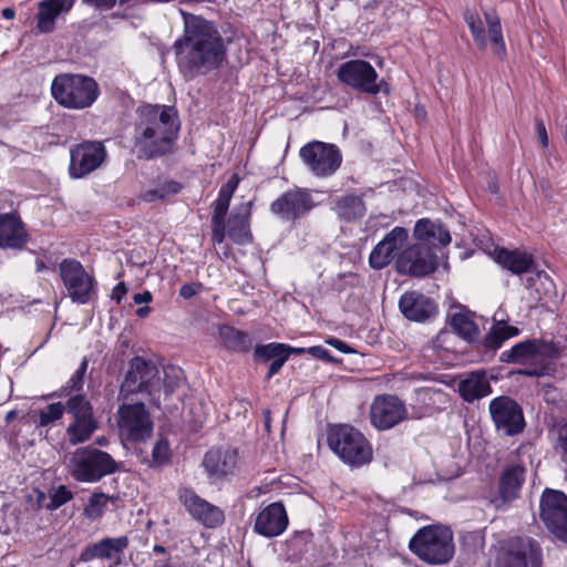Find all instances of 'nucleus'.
<instances>
[{"mask_svg":"<svg viewBox=\"0 0 567 567\" xmlns=\"http://www.w3.org/2000/svg\"><path fill=\"white\" fill-rule=\"evenodd\" d=\"M183 33L174 41L177 69L189 81L219 69L227 58V43L215 21L183 13Z\"/></svg>","mask_w":567,"mask_h":567,"instance_id":"obj_1","label":"nucleus"},{"mask_svg":"<svg viewBox=\"0 0 567 567\" xmlns=\"http://www.w3.org/2000/svg\"><path fill=\"white\" fill-rule=\"evenodd\" d=\"M133 145L140 159L172 154L179 137L181 121L175 106L142 103L135 110Z\"/></svg>","mask_w":567,"mask_h":567,"instance_id":"obj_2","label":"nucleus"},{"mask_svg":"<svg viewBox=\"0 0 567 567\" xmlns=\"http://www.w3.org/2000/svg\"><path fill=\"white\" fill-rule=\"evenodd\" d=\"M409 549L429 565L447 564L455 554L453 532L440 524L423 526L410 538Z\"/></svg>","mask_w":567,"mask_h":567,"instance_id":"obj_3","label":"nucleus"},{"mask_svg":"<svg viewBox=\"0 0 567 567\" xmlns=\"http://www.w3.org/2000/svg\"><path fill=\"white\" fill-rule=\"evenodd\" d=\"M327 444L344 464L351 467H361L373 458V447L369 440L350 424H329Z\"/></svg>","mask_w":567,"mask_h":567,"instance_id":"obj_4","label":"nucleus"},{"mask_svg":"<svg viewBox=\"0 0 567 567\" xmlns=\"http://www.w3.org/2000/svg\"><path fill=\"white\" fill-rule=\"evenodd\" d=\"M51 94L65 109L84 110L96 101L100 89L96 81L89 75L60 73L52 81Z\"/></svg>","mask_w":567,"mask_h":567,"instance_id":"obj_5","label":"nucleus"},{"mask_svg":"<svg viewBox=\"0 0 567 567\" xmlns=\"http://www.w3.org/2000/svg\"><path fill=\"white\" fill-rule=\"evenodd\" d=\"M117 471L114 457L92 445L78 447L69 463L70 475L80 483H97Z\"/></svg>","mask_w":567,"mask_h":567,"instance_id":"obj_6","label":"nucleus"},{"mask_svg":"<svg viewBox=\"0 0 567 567\" xmlns=\"http://www.w3.org/2000/svg\"><path fill=\"white\" fill-rule=\"evenodd\" d=\"M527 467L522 462L505 464L497 477L496 486L491 487L485 499L496 511H506L520 497L526 482Z\"/></svg>","mask_w":567,"mask_h":567,"instance_id":"obj_7","label":"nucleus"},{"mask_svg":"<svg viewBox=\"0 0 567 567\" xmlns=\"http://www.w3.org/2000/svg\"><path fill=\"white\" fill-rule=\"evenodd\" d=\"M59 276L73 303L87 305L97 298V282L75 258H64L59 264Z\"/></svg>","mask_w":567,"mask_h":567,"instance_id":"obj_8","label":"nucleus"},{"mask_svg":"<svg viewBox=\"0 0 567 567\" xmlns=\"http://www.w3.org/2000/svg\"><path fill=\"white\" fill-rule=\"evenodd\" d=\"M299 156L309 172L318 178H327L337 173L342 164V153L332 143L313 140L299 150Z\"/></svg>","mask_w":567,"mask_h":567,"instance_id":"obj_9","label":"nucleus"},{"mask_svg":"<svg viewBox=\"0 0 567 567\" xmlns=\"http://www.w3.org/2000/svg\"><path fill=\"white\" fill-rule=\"evenodd\" d=\"M65 412L73 421L66 427L70 444L78 445L91 439L99 427L93 405L85 394H74L65 403Z\"/></svg>","mask_w":567,"mask_h":567,"instance_id":"obj_10","label":"nucleus"},{"mask_svg":"<svg viewBox=\"0 0 567 567\" xmlns=\"http://www.w3.org/2000/svg\"><path fill=\"white\" fill-rule=\"evenodd\" d=\"M539 518L555 538L567 544V495L563 491L549 487L543 491Z\"/></svg>","mask_w":567,"mask_h":567,"instance_id":"obj_11","label":"nucleus"},{"mask_svg":"<svg viewBox=\"0 0 567 567\" xmlns=\"http://www.w3.org/2000/svg\"><path fill=\"white\" fill-rule=\"evenodd\" d=\"M561 355L560 347L554 340L526 339L505 350L499 361L507 364H525L536 361H555Z\"/></svg>","mask_w":567,"mask_h":567,"instance_id":"obj_12","label":"nucleus"},{"mask_svg":"<svg viewBox=\"0 0 567 567\" xmlns=\"http://www.w3.org/2000/svg\"><path fill=\"white\" fill-rule=\"evenodd\" d=\"M117 426L121 437L140 443L152 436L154 424L145 404L136 402L118 406Z\"/></svg>","mask_w":567,"mask_h":567,"instance_id":"obj_13","label":"nucleus"},{"mask_svg":"<svg viewBox=\"0 0 567 567\" xmlns=\"http://www.w3.org/2000/svg\"><path fill=\"white\" fill-rule=\"evenodd\" d=\"M107 158V150L101 141H82L70 148L68 173L71 179H82L97 171Z\"/></svg>","mask_w":567,"mask_h":567,"instance_id":"obj_14","label":"nucleus"},{"mask_svg":"<svg viewBox=\"0 0 567 567\" xmlns=\"http://www.w3.org/2000/svg\"><path fill=\"white\" fill-rule=\"evenodd\" d=\"M488 411L497 433L516 436L524 432L526 420L520 404L508 395L491 400Z\"/></svg>","mask_w":567,"mask_h":567,"instance_id":"obj_15","label":"nucleus"},{"mask_svg":"<svg viewBox=\"0 0 567 567\" xmlns=\"http://www.w3.org/2000/svg\"><path fill=\"white\" fill-rule=\"evenodd\" d=\"M543 567V548L528 536L511 537L504 545L499 567Z\"/></svg>","mask_w":567,"mask_h":567,"instance_id":"obj_16","label":"nucleus"},{"mask_svg":"<svg viewBox=\"0 0 567 567\" xmlns=\"http://www.w3.org/2000/svg\"><path fill=\"white\" fill-rule=\"evenodd\" d=\"M338 80L351 89L365 94L377 95L381 92L378 83V72L365 60H349L343 62L337 71Z\"/></svg>","mask_w":567,"mask_h":567,"instance_id":"obj_17","label":"nucleus"},{"mask_svg":"<svg viewBox=\"0 0 567 567\" xmlns=\"http://www.w3.org/2000/svg\"><path fill=\"white\" fill-rule=\"evenodd\" d=\"M128 546L130 538L126 535L104 537L87 544L81 550L78 561L89 563L97 559L103 564V567H120L124 564L125 551Z\"/></svg>","mask_w":567,"mask_h":567,"instance_id":"obj_18","label":"nucleus"},{"mask_svg":"<svg viewBox=\"0 0 567 567\" xmlns=\"http://www.w3.org/2000/svg\"><path fill=\"white\" fill-rule=\"evenodd\" d=\"M439 266L437 256L431 246L413 244L403 249L396 258V270L411 277L433 274Z\"/></svg>","mask_w":567,"mask_h":567,"instance_id":"obj_19","label":"nucleus"},{"mask_svg":"<svg viewBox=\"0 0 567 567\" xmlns=\"http://www.w3.org/2000/svg\"><path fill=\"white\" fill-rule=\"evenodd\" d=\"M157 377L158 369L156 365L153 362L136 355L130 361L128 371L120 386V395L124 399H128L130 395L136 393L151 394Z\"/></svg>","mask_w":567,"mask_h":567,"instance_id":"obj_20","label":"nucleus"},{"mask_svg":"<svg viewBox=\"0 0 567 567\" xmlns=\"http://www.w3.org/2000/svg\"><path fill=\"white\" fill-rule=\"evenodd\" d=\"M315 205L308 189L295 187L286 190L274 200L270 204V212L282 220L295 223L305 217Z\"/></svg>","mask_w":567,"mask_h":567,"instance_id":"obj_21","label":"nucleus"},{"mask_svg":"<svg viewBox=\"0 0 567 567\" xmlns=\"http://www.w3.org/2000/svg\"><path fill=\"white\" fill-rule=\"evenodd\" d=\"M239 463V452L235 447H212L202 465L210 484L227 482L235 475Z\"/></svg>","mask_w":567,"mask_h":567,"instance_id":"obj_22","label":"nucleus"},{"mask_svg":"<svg viewBox=\"0 0 567 567\" xmlns=\"http://www.w3.org/2000/svg\"><path fill=\"white\" fill-rule=\"evenodd\" d=\"M178 499L192 518L206 528H217L225 523L224 511L200 497L193 488L179 489Z\"/></svg>","mask_w":567,"mask_h":567,"instance_id":"obj_23","label":"nucleus"},{"mask_svg":"<svg viewBox=\"0 0 567 567\" xmlns=\"http://www.w3.org/2000/svg\"><path fill=\"white\" fill-rule=\"evenodd\" d=\"M405 404L396 395H377L371 404V424L378 430H390L406 419Z\"/></svg>","mask_w":567,"mask_h":567,"instance_id":"obj_24","label":"nucleus"},{"mask_svg":"<svg viewBox=\"0 0 567 567\" xmlns=\"http://www.w3.org/2000/svg\"><path fill=\"white\" fill-rule=\"evenodd\" d=\"M408 239V229L395 226L373 247L369 256V266L374 270H381L389 266L395 257H399V251Z\"/></svg>","mask_w":567,"mask_h":567,"instance_id":"obj_25","label":"nucleus"},{"mask_svg":"<svg viewBox=\"0 0 567 567\" xmlns=\"http://www.w3.org/2000/svg\"><path fill=\"white\" fill-rule=\"evenodd\" d=\"M289 525V518L285 505L274 502L257 514L254 523V532L267 538H274L284 534Z\"/></svg>","mask_w":567,"mask_h":567,"instance_id":"obj_26","label":"nucleus"},{"mask_svg":"<svg viewBox=\"0 0 567 567\" xmlns=\"http://www.w3.org/2000/svg\"><path fill=\"white\" fill-rule=\"evenodd\" d=\"M399 309L410 321L425 322L437 315L436 302L422 292L405 291L399 300Z\"/></svg>","mask_w":567,"mask_h":567,"instance_id":"obj_27","label":"nucleus"},{"mask_svg":"<svg viewBox=\"0 0 567 567\" xmlns=\"http://www.w3.org/2000/svg\"><path fill=\"white\" fill-rule=\"evenodd\" d=\"M29 238L24 224L17 213L0 214V248L21 250Z\"/></svg>","mask_w":567,"mask_h":567,"instance_id":"obj_28","label":"nucleus"},{"mask_svg":"<svg viewBox=\"0 0 567 567\" xmlns=\"http://www.w3.org/2000/svg\"><path fill=\"white\" fill-rule=\"evenodd\" d=\"M251 206V202L241 204L229 215L226 221V236L236 245L245 246L252 243L254 237L250 230Z\"/></svg>","mask_w":567,"mask_h":567,"instance_id":"obj_29","label":"nucleus"},{"mask_svg":"<svg viewBox=\"0 0 567 567\" xmlns=\"http://www.w3.org/2000/svg\"><path fill=\"white\" fill-rule=\"evenodd\" d=\"M413 236L417 244L434 247L450 245L452 238L449 228L441 221H433L429 218L419 219L413 229Z\"/></svg>","mask_w":567,"mask_h":567,"instance_id":"obj_30","label":"nucleus"},{"mask_svg":"<svg viewBox=\"0 0 567 567\" xmlns=\"http://www.w3.org/2000/svg\"><path fill=\"white\" fill-rule=\"evenodd\" d=\"M495 261L513 275H523L530 272L535 267L534 256L519 249L497 248L495 250Z\"/></svg>","mask_w":567,"mask_h":567,"instance_id":"obj_31","label":"nucleus"},{"mask_svg":"<svg viewBox=\"0 0 567 567\" xmlns=\"http://www.w3.org/2000/svg\"><path fill=\"white\" fill-rule=\"evenodd\" d=\"M458 393L461 398L468 403L483 399L492 393V386L487 379L485 370L471 372L458 383Z\"/></svg>","mask_w":567,"mask_h":567,"instance_id":"obj_32","label":"nucleus"},{"mask_svg":"<svg viewBox=\"0 0 567 567\" xmlns=\"http://www.w3.org/2000/svg\"><path fill=\"white\" fill-rule=\"evenodd\" d=\"M519 328L509 326L504 321L497 322L493 324L488 332L484 336L480 342L478 349L485 354H495L496 351L501 349L507 340L519 336Z\"/></svg>","mask_w":567,"mask_h":567,"instance_id":"obj_33","label":"nucleus"},{"mask_svg":"<svg viewBox=\"0 0 567 567\" xmlns=\"http://www.w3.org/2000/svg\"><path fill=\"white\" fill-rule=\"evenodd\" d=\"M254 359L259 362H268L271 360L265 377L266 381H269L272 377L278 374L284 364L288 361L287 353H284L280 342L256 346L254 349Z\"/></svg>","mask_w":567,"mask_h":567,"instance_id":"obj_34","label":"nucleus"},{"mask_svg":"<svg viewBox=\"0 0 567 567\" xmlns=\"http://www.w3.org/2000/svg\"><path fill=\"white\" fill-rule=\"evenodd\" d=\"M218 336L223 346L230 352L248 353L252 348L251 336L229 324L218 327Z\"/></svg>","mask_w":567,"mask_h":567,"instance_id":"obj_35","label":"nucleus"},{"mask_svg":"<svg viewBox=\"0 0 567 567\" xmlns=\"http://www.w3.org/2000/svg\"><path fill=\"white\" fill-rule=\"evenodd\" d=\"M334 210L341 220L350 223L361 219L365 215L367 207L361 196L346 194L336 200Z\"/></svg>","mask_w":567,"mask_h":567,"instance_id":"obj_36","label":"nucleus"},{"mask_svg":"<svg viewBox=\"0 0 567 567\" xmlns=\"http://www.w3.org/2000/svg\"><path fill=\"white\" fill-rule=\"evenodd\" d=\"M64 0H42L37 14V30L50 33L54 30L55 20L63 11Z\"/></svg>","mask_w":567,"mask_h":567,"instance_id":"obj_37","label":"nucleus"},{"mask_svg":"<svg viewBox=\"0 0 567 567\" xmlns=\"http://www.w3.org/2000/svg\"><path fill=\"white\" fill-rule=\"evenodd\" d=\"M229 203L216 198L213 204L212 214V241L214 245H220L226 238V215L229 209Z\"/></svg>","mask_w":567,"mask_h":567,"instance_id":"obj_38","label":"nucleus"},{"mask_svg":"<svg viewBox=\"0 0 567 567\" xmlns=\"http://www.w3.org/2000/svg\"><path fill=\"white\" fill-rule=\"evenodd\" d=\"M484 18L487 23L488 38L493 45L494 53L504 58L506 55V44L503 37L501 18L495 10L484 12Z\"/></svg>","mask_w":567,"mask_h":567,"instance_id":"obj_39","label":"nucleus"},{"mask_svg":"<svg viewBox=\"0 0 567 567\" xmlns=\"http://www.w3.org/2000/svg\"><path fill=\"white\" fill-rule=\"evenodd\" d=\"M87 367L89 361L86 358H83L79 368L66 381V383L62 385L59 390L51 393L49 398H71L74 395L73 393L81 394L80 392L83 390L84 377L86 374Z\"/></svg>","mask_w":567,"mask_h":567,"instance_id":"obj_40","label":"nucleus"},{"mask_svg":"<svg viewBox=\"0 0 567 567\" xmlns=\"http://www.w3.org/2000/svg\"><path fill=\"white\" fill-rule=\"evenodd\" d=\"M464 21L466 22L472 38L480 50L487 48V37L484 23L480 14L474 9H465L463 12Z\"/></svg>","mask_w":567,"mask_h":567,"instance_id":"obj_41","label":"nucleus"},{"mask_svg":"<svg viewBox=\"0 0 567 567\" xmlns=\"http://www.w3.org/2000/svg\"><path fill=\"white\" fill-rule=\"evenodd\" d=\"M450 324L458 336L468 341H471L478 333L477 324L470 318L467 313L462 311L455 312L451 317Z\"/></svg>","mask_w":567,"mask_h":567,"instance_id":"obj_42","label":"nucleus"},{"mask_svg":"<svg viewBox=\"0 0 567 567\" xmlns=\"http://www.w3.org/2000/svg\"><path fill=\"white\" fill-rule=\"evenodd\" d=\"M109 501V495L102 492L93 493L83 508V515L91 520L101 518Z\"/></svg>","mask_w":567,"mask_h":567,"instance_id":"obj_43","label":"nucleus"},{"mask_svg":"<svg viewBox=\"0 0 567 567\" xmlns=\"http://www.w3.org/2000/svg\"><path fill=\"white\" fill-rule=\"evenodd\" d=\"M171 446L165 437L157 440L152 450V460L148 462L151 467H159L171 462Z\"/></svg>","mask_w":567,"mask_h":567,"instance_id":"obj_44","label":"nucleus"},{"mask_svg":"<svg viewBox=\"0 0 567 567\" xmlns=\"http://www.w3.org/2000/svg\"><path fill=\"white\" fill-rule=\"evenodd\" d=\"M65 411V404L62 402L51 403L44 411L39 413L38 425L41 427L49 426L50 424L62 419Z\"/></svg>","mask_w":567,"mask_h":567,"instance_id":"obj_45","label":"nucleus"},{"mask_svg":"<svg viewBox=\"0 0 567 567\" xmlns=\"http://www.w3.org/2000/svg\"><path fill=\"white\" fill-rule=\"evenodd\" d=\"M72 499L73 493L65 485H60L52 494H50V502L45 504V508L52 512Z\"/></svg>","mask_w":567,"mask_h":567,"instance_id":"obj_46","label":"nucleus"},{"mask_svg":"<svg viewBox=\"0 0 567 567\" xmlns=\"http://www.w3.org/2000/svg\"><path fill=\"white\" fill-rule=\"evenodd\" d=\"M539 365L534 369H520L517 371L518 374L529 378H539L550 374V367L547 361H538Z\"/></svg>","mask_w":567,"mask_h":567,"instance_id":"obj_47","label":"nucleus"},{"mask_svg":"<svg viewBox=\"0 0 567 567\" xmlns=\"http://www.w3.org/2000/svg\"><path fill=\"white\" fill-rule=\"evenodd\" d=\"M82 3L99 11H109L115 7L117 0H82Z\"/></svg>","mask_w":567,"mask_h":567,"instance_id":"obj_48","label":"nucleus"},{"mask_svg":"<svg viewBox=\"0 0 567 567\" xmlns=\"http://www.w3.org/2000/svg\"><path fill=\"white\" fill-rule=\"evenodd\" d=\"M182 188V184L176 181L166 182L161 186V194L158 195V199H164L168 195L178 194Z\"/></svg>","mask_w":567,"mask_h":567,"instance_id":"obj_49","label":"nucleus"},{"mask_svg":"<svg viewBox=\"0 0 567 567\" xmlns=\"http://www.w3.org/2000/svg\"><path fill=\"white\" fill-rule=\"evenodd\" d=\"M200 282L185 284L179 288V297H182L185 300H188L196 296L200 291Z\"/></svg>","mask_w":567,"mask_h":567,"instance_id":"obj_50","label":"nucleus"},{"mask_svg":"<svg viewBox=\"0 0 567 567\" xmlns=\"http://www.w3.org/2000/svg\"><path fill=\"white\" fill-rule=\"evenodd\" d=\"M535 133L542 146L547 147L549 143L547 130L543 118L540 117H535Z\"/></svg>","mask_w":567,"mask_h":567,"instance_id":"obj_51","label":"nucleus"},{"mask_svg":"<svg viewBox=\"0 0 567 567\" xmlns=\"http://www.w3.org/2000/svg\"><path fill=\"white\" fill-rule=\"evenodd\" d=\"M557 442H558L559 449L561 450L563 454L567 458V422H564L558 425Z\"/></svg>","mask_w":567,"mask_h":567,"instance_id":"obj_52","label":"nucleus"},{"mask_svg":"<svg viewBox=\"0 0 567 567\" xmlns=\"http://www.w3.org/2000/svg\"><path fill=\"white\" fill-rule=\"evenodd\" d=\"M326 342L342 353H355V350L341 339L330 337Z\"/></svg>","mask_w":567,"mask_h":567,"instance_id":"obj_53","label":"nucleus"},{"mask_svg":"<svg viewBox=\"0 0 567 567\" xmlns=\"http://www.w3.org/2000/svg\"><path fill=\"white\" fill-rule=\"evenodd\" d=\"M127 293V287L124 281L118 282L112 290L111 298L114 300L117 305L122 302L125 295Z\"/></svg>","mask_w":567,"mask_h":567,"instance_id":"obj_54","label":"nucleus"},{"mask_svg":"<svg viewBox=\"0 0 567 567\" xmlns=\"http://www.w3.org/2000/svg\"><path fill=\"white\" fill-rule=\"evenodd\" d=\"M239 183H240V177L237 174H234L221 187L234 194L236 192Z\"/></svg>","mask_w":567,"mask_h":567,"instance_id":"obj_55","label":"nucleus"},{"mask_svg":"<svg viewBox=\"0 0 567 567\" xmlns=\"http://www.w3.org/2000/svg\"><path fill=\"white\" fill-rule=\"evenodd\" d=\"M239 183H240V177L237 174H234L221 187L234 194L236 192Z\"/></svg>","mask_w":567,"mask_h":567,"instance_id":"obj_56","label":"nucleus"},{"mask_svg":"<svg viewBox=\"0 0 567 567\" xmlns=\"http://www.w3.org/2000/svg\"><path fill=\"white\" fill-rule=\"evenodd\" d=\"M280 347L284 349V353H287V359L289 360L291 354H305L307 353V348H295L286 343H280Z\"/></svg>","mask_w":567,"mask_h":567,"instance_id":"obj_57","label":"nucleus"},{"mask_svg":"<svg viewBox=\"0 0 567 567\" xmlns=\"http://www.w3.org/2000/svg\"><path fill=\"white\" fill-rule=\"evenodd\" d=\"M153 299L152 297V293L150 291H144V292H137L133 296V301L136 303V305H141V303H148L151 302Z\"/></svg>","mask_w":567,"mask_h":567,"instance_id":"obj_58","label":"nucleus"},{"mask_svg":"<svg viewBox=\"0 0 567 567\" xmlns=\"http://www.w3.org/2000/svg\"><path fill=\"white\" fill-rule=\"evenodd\" d=\"M313 537V533L310 532V530H299V532H295L293 536H292V540H300V542H303V543H308V542H311Z\"/></svg>","mask_w":567,"mask_h":567,"instance_id":"obj_59","label":"nucleus"},{"mask_svg":"<svg viewBox=\"0 0 567 567\" xmlns=\"http://www.w3.org/2000/svg\"><path fill=\"white\" fill-rule=\"evenodd\" d=\"M322 351H323L322 346H312V347L307 348V353H309L310 355H312L313 358L319 359V360L321 358Z\"/></svg>","mask_w":567,"mask_h":567,"instance_id":"obj_60","label":"nucleus"},{"mask_svg":"<svg viewBox=\"0 0 567 567\" xmlns=\"http://www.w3.org/2000/svg\"><path fill=\"white\" fill-rule=\"evenodd\" d=\"M233 196H234L233 193H230V192L224 189L223 187H220L219 192H218L217 198L230 204Z\"/></svg>","mask_w":567,"mask_h":567,"instance_id":"obj_61","label":"nucleus"},{"mask_svg":"<svg viewBox=\"0 0 567 567\" xmlns=\"http://www.w3.org/2000/svg\"><path fill=\"white\" fill-rule=\"evenodd\" d=\"M1 16L7 20H13L16 18V10L11 7L4 8L1 11Z\"/></svg>","mask_w":567,"mask_h":567,"instance_id":"obj_62","label":"nucleus"},{"mask_svg":"<svg viewBox=\"0 0 567 567\" xmlns=\"http://www.w3.org/2000/svg\"><path fill=\"white\" fill-rule=\"evenodd\" d=\"M161 194V187L158 189H155V190H148L145 195V199L146 200H155V199H158V195Z\"/></svg>","mask_w":567,"mask_h":567,"instance_id":"obj_63","label":"nucleus"},{"mask_svg":"<svg viewBox=\"0 0 567 567\" xmlns=\"http://www.w3.org/2000/svg\"><path fill=\"white\" fill-rule=\"evenodd\" d=\"M262 414H264V420H265V426H266L267 431H270L271 412H270V410L266 409V410H264Z\"/></svg>","mask_w":567,"mask_h":567,"instance_id":"obj_64","label":"nucleus"}]
</instances>
